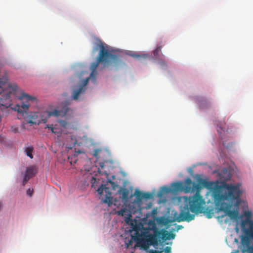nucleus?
I'll return each mask as SVG.
<instances>
[{"mask_svg": "<svg viewBox=\"0 0 253 253\" xmlns=\"http://www.w3.org/2000/svg\"><path fill=\"white\" fill-rule=\"evenodd\" d=\"M211 184V182L202 178L199 179L198 184H196L193 182L189 178L186 179L184 185L180 182H174L171 184V190L174 192L182 191L186 193L196 192L193 196L186 198V204L184 205L178 216L175 218L176 221L178 222L184 221L189 222L193 220L195 215L190 214L189 211L195 214L204 212L203 206L205 204V201L200 195V191L202 188L205 187L208 188Z\"/></svg>", "mask_w": 253, "mask_h": 253, "instance_id": "obj_1", "label": "nucleus"}, {"mask_svg": "<svg viewBox=\"0 0 253 253\" xmlns=\"http://www.w3.org/2000/svg\"><path fill=\"white\" fill-rule=\"evenodd\" d=\"M242 191L240 185L224 183L221 188H216L212 193V197L215 206L220 211H223L225 215L231 219H237L239 210H231L232 206L238 207L241 202L240 198Z\"/></svg>", "mask_w": 253, "mask_h": 253, "instance_id": "obj_2", "label": "nucleus"}, {"mask_svg": "<svg viewBox=\"0 0 253 253\" xmlns=\"http://www.w3.org/2000/svg\"><path fill=\"white\" fill-rule=\"evenodd\" d=\"M99 43L98 45L100 48V51L97 60L95 62H93L90 66V70L91 72L90 75V77L93 81L95 79V77L97 75V71L96 69L98 67L99 63H102L104 66H106L109 64L110 60L114 61H118L119 57L117 55L112 54L108 50V47L107 45L104 46V44L101 41H99Z\"/></svg>", "mask_w": 253, "mask_h": 253, "instance_id": "obj_3", "label": "nucleus"}, {"mask_svg": "<svg viewBox=\"0 0 253 253\" xmlns=\"http://www.w3.org/2000/svg\"><path fill=\"white\" fill-rule=\"evenodd\" d=\"M17 86L11 85L7 82L6 79H0V105L7 108L12 104L10 95Z\"/></svg>", "mask_w": 253, "mask_h": 253, "instance_id": "obj_4", "label": "nucleus"}, {"mask_svg": "<svg viewBox=\"0 0 253 253\" xmlns=\"http://www.w3.org/2000/svg\"><path fill=\"white\" fill-rule=\"evenodd\" d=\"M153 234L148 236V241L150 244L156 247L158 245V242L161 243L163 241H166L170 239H174L175 235L173 233H169L165 230H159L155 225L153 227Z\"/></svg>", "mask_w": 253, "mask_h": 253, "instance_id": "obj_5", "label": "nucleus"}, {"mask_svg": "<svg viewBox=\"0 0 253 253\" xmlns=\"http://www.w3.org/2000/svg\"><path fill=\"white\" fill-rule=\"evenodd\" d=\"M98 194L100 196L99 198H101L104 203H107L110 205L112 203V197L111 189L109 187H106V185L102 184L97 190Z\"/></svg>", "mask_w": 253, "mask_h": 253, "instance_id": "obj_6", "label": "nucleus"}, {"mask_svg": "<svg viewBox=\"0 0 253 253\" xmlns=\"http://www.w3.org/2000/svg\"><path fill=\"white\" fill-rule=\"evenodd\" d=\"M64 110H58L56 109H54L52 111H45L43 113L42 115H41L40 116V119L41 120V122L46 123L47 122V120L51 116H54L58 117L60 116H64L65 115L67 112H68V109L66 107Z\"/></svg>", "mask_w": 253, "mask_h": 253, "instance_id": "obj_7", "label": "nucleus"}, {"mask_svg": "<svg viewBox=\"0 0 253 253\" xmlns=\"http://www.w3.org/2000/svg\"><path fill=\"white\" fill-rule=\"evenodd\" d=\"M245 236H242L241 243L242 245L248 250L249 247H253L250 244L251 240L253 239V229L244 228L242 229Z\"/></svg>", "mask_w": 253, "mask_h": 253, "instance_id": "obj_8", "label": "nucleus"}, {"mask_svg": "<svg viewBox=\"0 0 253 253\" xmlns=\"http://www.w3.org/2000/svg\"><path fill=\"white\" fill-rule=\"evenodd\" d=\"M244 215L246 218L243 220L241 223L242 229L247 228V227H248V228L253 229V220L251 219L252 217V212L250 211H245Z\"/></svg>", "mask_w": 253, "mask_h": 253, "instance_id": "obj_9", "label": "nucleus"}, {"mask_svg": "<svg viewBox=\"0 0 253 253\" xmlns=\"http://www.w3.org/2000/svg\"><path fill=\"white\" fill-rule=\"evenodd\" d=\"M133 230L135 231L134 235L132 236V238L139 244L142 241V236L139 233V227L136 226L133 228Z\"/></svg>", "mask_w": 253, "mask_h": 253, "instance_id": "obj_10", "label": "nucleus"}, {"mask_svg": "<svg viewBox=\"0 0 253 253\" xmlns=\"http://www.w3.org/2000/svg\"><path fill=\"white\" fill-rule=\"evenodd\" d=\"M84 87H80L77 89H74L72 92V97L75 100H78L79 96L84 92Z\"/></svg>", "mask_w": 253, "mask_h": 253, "instance_id": "obj_11", "label": "nucleus"}, {"mask_svg": "<svg viewBox=\"0 0 253 253\" xmlns=\"http://www.w3.org/2000/svg\"><path fill=\"white\" fill-rule=\"evenodd\" d=\"M119 192L122 195L123 200L126 201L128 200L129 191L127 189L121 188Z\"/></svg>", "mask_w": 253, "mask_h": 253, "instance_id": "obj_12", "label": "nucleus"}, {"mask_svg": "<svg viewBox=\"0 0 253 253\" xmlns=\"http://www.w3.org/2000/svg\"><path fill=\"white\" fill-rule=\"evenodd\" d=\"M21 108L25 111L28 110L29 109V105L24 103H23L22 105L20 106L19 105H16V106L13 108L15 111H17L19 113H21L22 112V109Z\"/></svg>", "mask_w": 253, "mask_h": 253, "instance_id": "obj_13", "label": "nucleus"}, {"mask_svg": "<svg viewBox=\"0 0 253 253\" xmlns=\"http://www.w3.org/2000/svg\"><path fill=\"white\" fill-rule=\"evenodd\" d=\"M21 100H26L27 101H31L32 102L36 101L35 97H32L26 93H22L21 96L19 97Z\"/></svg>", "mask_w": 253, "mask_h": 253, "instance_id": "obj_14", "label": "nucleus"}, {"mask_svg": "<svg viewBox=\"0 0 253 253\" xmlns=\"http://www.w3.org/2000/svg\"><path fill=\"white\" fill-rule=\"evenodd\" d=\"M36 169L34 167H28L25 171V173L26 175L32 177L35 173H36Z\"/></svg>", "mask_w": 253, "mask_h": 253, "instance_id": "obj_15", "label": "nucleus"}, {"mask_svg": "<svg viewBox=\"0 0 253 253\" xmlns=\"http://www.w3.org/2000/svg\"><path fill=\"white\" fill-rule=\"evenodd\" d=\"M33 150H34V148L32 146L27 147L25 149V152H26V155L28 157H30L31 159H32L33 158V156L32 155Z\"/></svg>", "mask_w": 253, "mask_h": 253, "instance_id": "obj_16", "label": "nucleus"}, {"mask_svg": "<svg viewBox=\"0 0 253 253\" xmlns=\"http://www.w3.org/2000/svg\"><path fill=\"white\" fill-rule=\"evenodd\" d=\"M142 197L143 199L148 200V199H150L152 198L153 195H152V193H151L150 192H147V193L143 192Z\"/></svg>", "mask_w": 253, "mask_h": 253, "instance_id": "obj_17", "label": "nucleus"}, {"mask_svg": "<svg viewBox=\"0 0 253 253\" xmlns=\"http://www.w3.org/2000/svg\"><path fill=\"white\" fill-rule=\"evenodd\" d=\"M170 191V189L167 186H163L161 189V193L159 196H161L163 194L168 193Z\"/></svg>", "mask_w": 253, "mask_h": 253, "instance_id": "obj_18", "label": "nucleus"}, {"mask_svg": "<svg viewBox=\"0 0 253 253\" xmlns=\"http://www.w3.org/2000/svg\"><path fill=\"white\" fill-rule=\"evenodd\" d=\"M107 184L109 183L111 187V189L114 190H116V188H117L118 186V185L116 184L114 181H112L110 179H108L107 181Z\"/></svg>", "mask_w": 253, "mask_h": 253, "instance_id": "obj_19", "label": "nucleus"}, {"mask_svg": "<svg viewBox=\"0 0 253 253\" xmlns=\"http://www.w3.org/2000/svg\"><path fill=\"white\" fill-rule=\"evenodd\" d=\"M89 78H91L90 77L86 78L83 81L82 84L80 86V87H84V90L85 91L86 89V86L88 84V80Z\"/></svg>", "mask_w": 253, "mask_h": 253, "instance_id": "obj_20", "label": "nucleus"}, {"mask_svg": "<svg viewBox=\"0 0 253 253\" xmlns=\"http://www.w3.org/2000/svg\"><path fill=\"white\" fill-rule=\"evenodd\" d=\"M142 194H143V192H141L139 190H136L135 192V195L137 198V199L138 200H141L142 199H143L142 198Z\"/></svg>", "mask_w": 253, "mask_h": 253, "instance_id": "obj_21", "label": "nucleus"}, {"mask_svg": "<svg viewBox=\"0 0 253 253\" xmlns=\"http://www.w3.org/2000/svg\"><path fill=\"white\" fill-rule=\"evenodd\" d=\"M10 130L14 133L19 132L18 127L15 126H11L10 128Z\"/></svg>", "mask_w": 253, "mask_h": 253, "instance_id": "obj_22", "label": "nucleus"}, {"mask_svg": "<svg viewBox=\"0 0 253 253\" xmlns=\"http://www.w3.org/2000/svg\"><path fill=\"white\" fill-rule=\"evenodd\" d=\"M162 46H158L156 49L154 51L153 53L154 56L157 57V55L159 54V53L161 51Z\"/></svg>", "mask_w": 253, "mask_h": 253, "instance_id": "obj_23", "label": "nucleus"}, {"mask_svg": "<svg viewBox=\"0 0 253 253\" xmlns=\"http://www.w3.org/2000/svg\"><path fill=\"white\" fill-rule=\"evenodd\" d=\"M131 56H132V57L135 58H137V59H139L141 57L142 58H146L147 57L146 55L145 54H143V55H138V54H131Z\"/></svg>", "mask_w": 253, "mask_h": 253, "instance_id": "obj_24", "label": "nucleus"}, {"mask_svg": "<svg viewBox=\"0 0 253 253\" xmlns=\"http://www.w3.org/2000/svg\"><path fill=\"white\" fill-rule=\"evenodd\" d=\"M165 253H170L171 252V248L170 247H166L165 248Z\"/></svg>", "mask_w": 253, "mask_h": 253, "instance_id": "obj_25", "label": "nucleus"}, {"mask_svg": "<svg viewBox=\"0 0 253 253\" xmlns=\"http://www.w3.org/2000/svg\"><path fill=\"white\" fill-rule=\"evenodd\" d=\"M48 128L49 129H50L51 131V132L53 133H56V131H54V128L52 126H50L49 125H46V128Z\"/></svg>", "mask_w": 253, "mask_h": 253, "instance_id": "obj_26", "label": "nucleus"}, {"mask_svg": "<svg viewBox=\"0 0 253 253\" xmlns=\"http://www.w3.org/2000/svg\"><path fill=\"white\" fill-rule=\"evenodd\" d=\"M33 193V190H31L30 189H28L27 190V194L28 196H31L32 195Z\"/></svg>", "mask_w": 253, "mask_h": 253, "instance_id": "obj_27", "label": "nucleus"}, {"mask_svg": "<svg viewBox=\"0 0 253 253\" xmlns=\"http://www.w3.org/2000/svg\"><path fill=\"white\" fill-rule=\"evenodd\" d=\"M162 251L151 250L149 252V253H161Z\"/></svg>", "mask_w": 253, "mask_h": 253, "instance_id": "obj_28", "label": "nucleus"}, {"mask_svg": "<svg viewBox=\"0 0 253 253\" xmlns=\"http://www.w3.org/2000/svg\"><path fill=\"white\" fill-rule=\"evenodd\" d=\"M31 178L30 176L26 175V174H25V175H24V179H25V181H28V180Z\"/></svg>", "mask_w": 253, "mask_h": 253, "instance_id": "obj_29", "label": "nucleus"}, {"mask_svg": "<svg viewBox=\"0 0 253 253\" xmlns=\"http://www.w3.org/2000/svg\"><path fill=\"white\" fill-rule=\"evenodd\" d=\"M104 166V164L103 163H100V166L101 167V168H103Z\"/></svg>", "mask_w": 253, "mask_h": 253, "instance_id": "obj_30", "label": "nucleus"}, {"mask_svg": "<svg viewBox=\"0 0 253 253\" xmlns=\"http://www.w3.org/2000/svg\"><path fill=\"white\" fill-rule=\"evenodd\" d=\"M27 182V181H25V179H23V185H24Z\"/></svg>", "mask_w": 253, "mask_h": 253, "instance_id": "obj_31", "label": "nucleus"}, {"mask_svg": "<svg viewBox=\"0 0 253 253\" xmlns=\"http://www.w3.org/2000/svg\"><path fill=\"white\" fill-rule=\"evenodd\" d=\"M161 64L162 65H166V62L165 61L164 62H162L161 63Z\"/></svg>", "mask_w": 253, "mask_h": 253, "instance_id": "obj_32", "label": "nucleus"}, {"mask_svg": "<svg viewBox=\"0 0 253 253\" xmlns=\"http://www.w3.org/2000/svg\"><path fill=\"white\" fill-rule=\"evenodd\" d=\"M182 228H183V227L181 225H180V226H178V229H181Z\"/></svg>", "mask_w": 253, "mask_h": 253, "instance_id": "obj_33", "label": "nucleus"}, {"mask_svg": "<svg viewBox=\"0 0 253 253\" xmlns=\"http://www.w3.org/2000/svg\"><path fill=\"white\" fill-rule=\"evenodd\" d=\"M96 155H97V153H96V152H95V154H94V156H96Z\"/></svg>", "mask_w": 253, "mask_h": 253, "instance_id": "obj_34", "label": "nucleus"}, {"mask_svg": "<svg viewBox=\"0 0 253 253\" xmlns=\"http://www.w3.org/2000/svg\"><path fill=\"white\" fill-rule=\"evenodd\" d=\"M112 177H113V178H115V176H113Z\"/></svg>", "mask_w": 253, "mask_h": 253, "instance_id": "obj_35", "label": "nucleus"}]
</instances>
